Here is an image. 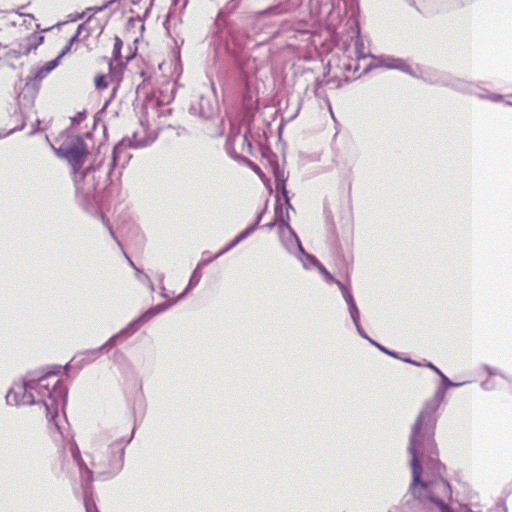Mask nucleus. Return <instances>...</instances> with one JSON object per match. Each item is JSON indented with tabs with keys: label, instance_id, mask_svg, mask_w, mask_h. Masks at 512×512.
Here are the masks:
<instances>
[{
	"label": "nucleus",
	"instance_id": "c9c22d12",
	"mask_svg": "<svg viewBox=\"0 0 512 512\" xmlns=\"http://www.w3.org/2000/svg\"><path fill=\"white\" fill-rule=\"evenodd\" d=\"M96 89L104 90L108 87L107 77L104 74H98L94 79Z\"/></svg>",
	"mask_w": 512,
	"mask_h": 512
},
{
	"label": "nucleus",
	"instance_id": "680f3d73",
	"mask_svg": "<svg viewBox=\"0 0 512 512\" xmlns=\"http://www.w3.org/2000/svg\"><path fill=\"white\" fill-rule=\"evenodd\" d=\"M144 278L149 282V284H150V289H151V290H154V285H153V283L150 281L149 276H148L147 274H144Z\"/></svg>",
	"mask_w": 512,
	"mask_h": 512
},
{
	"label": "nucleus",
	"instance_id": "052dcab7",
	"mask_svg": "<svg viewBox=\"0 0 512 512\" xmlns=\"http://www.w3.org/2000/svg\"><path fill=\"white\" fill-rule=\"evenodd\" d=\"M115 3H119V0H109V1L105 2L104 4L107 5V8H108Z\"/></svg>",
	"mask_w": 512,
	"mask_h": 512
},
{
	"label": "nucleus",
	"instance_id": "a211bd4d",
	"mask_svg": "<svg viewBox=\"0 0 512 512\" xmlns=\"http://www.w3.org/2000/svg\"><path fill=\"white\" fill-rule=\"evenodd\" d=\"M295 5L290 2V0H283L278 2L275 5H271L264 10H261L257 13L258 19H264L266 17L272 16H280L291 12L294 9Z\"/></svg>",
	"mask_w": 512,
	"mask_h": 512
},
{
	"label": "nucleus",
	"instance_id": "c756f323",
	"mask_svg": "<svg viewBox=\"0 0 512 512\" xmlns=\"http://www.w3.org/2000/svg\"><path fill=\"white\" fill-rule=\"evenodd\" d=\"M20 398H21V390L19 389V391H17L15 389L11 388V389H9V391L6 395V403L8 405L19 406V405H21Z\"/></svg>",
	"mask_w": 512,
	"mask_h": 512
},
{
	"label": "nucleus",
	"instance_id": "09e8293b",
	"mask_svg": "<svg viewBox=\"0 0 512 512\" xmlns=\"http://www.w3.org/2000/svg\"><path fill=\"white\" fill-rule=\"evenodd\" d=\"M243 140H244V142L246 143L248 150H249V151H251V149H252V143H251V141H250V129H248V130L245 132L244 137H243Z\"/></svg>",
	"mask_w": 512,
	"mask_h": 512
},
{
	"label": "nucleus",
	"instance_id": "9b49d317",
	"mask_svg": "<svg viewBox=\"0 0 512 512\" xmlns=\"http://www.w3.org/2000/svg\"><path fill=\"white\" fill-rule=\"evenodd\" d=\"M241 0H230L224 7H222L215 19V26L217 28L216 34L218 37L227 41L229 38L234 39L236 28L234 22L229 18L230 15L238 8Z\"/></svg>",
	"mask_w": 512,
	"mask_h": 512
},
{
	"label": "nucleus",
	"instance_id": "79ce46f5",
	"mask_svg": "<svg viewBox=\"0 0 512 512\" xmlns=\"http://www.w3.org/2000/svg\"><path fill=\"white\" fill-rule=\"evenodd\" d=\"M93 20H94V17H93V15H91V16H89V17L87 18V20H86L85 22H83V23H82V24H84V25L86 26V27L83 29V33H85V34H84V36H83L82 40H84V39L88 38V37L91 35V33H92V31H93V28L90 26V23H91Z\"/></svg>",
	"mask_w": 512,
	"mask_h": 512
},
{
	"label": "nucleus",
	"instance_id": "3c124183",
	"mask_svg": "<svg viewBox=\"0 0 512 512\" xmlns=\"http://www.w3.org/2000/svg\"><path fill=\"white\" fill-rule=\"evenodd\" d=\"M346 304L349 312L359 310L355 299H350V301H347Z\"/></svg>",
	"mask_w": 512,
	"mask_h": 512
},
{
	"label": "nucleus",
	"instance_id": "6ab92c4d",
	"mask_svg": "<svg viewBox=\"0 0 512 512\" xmlns=\"http://www.w3.org/2000/svg\"><path fill=\"white\" fill-rule=\"evenodd\" d=\"M316 3L319 6L328 7L329 12L335 8H339L340 4L343 3L346 11L350 13L351 17H355L359 13L357 0H316Z\"/></svg>",
	"mask_w": 512,
	"mask_h": 512
},
{
	"label": "nucleus",
	"instance_id": "6e6d98bb",
	"mask_svg": "<svg viewBox=\"0 0 512 512\" xmlns=\"http://www.w3.org/2000/svg\"><path fill=\"white\" fill-rule=\"evenodd\" d=\"M72 367H75V366H74V361L71 360L65 366H62V370L68 371Z\"/></svg>",
	"mask_w": 512,
	"mask_h": 512
},
{
	"label": "nucleus",
	"instance_id": "338daca9",
	"mask_svg": "<svg viewBox=\"0 0 512 512\" xmlns=\"http://www.w3.org/2000/svg\"><path fill=\"white\" fill-rule=\"evenodd\" d=\"M412 365H415V366H424V364L414 360V363H412Z\"/></svg>",
	"mask_w": 512,
	"mask_h": 512
},
{
	"label": "nucleus",
	"instance_id": "a19ab883",
	"mask_svg": "<svg viewBox=\"0 0 512 512\" xmlns=\"http://www.w3.org/2000/svg\"><path fill=\"white\" fill-rule=\"evenodd\" d=\"M60 64V59L58 57L48 61L47 63H45L42 67L44 68L45 71L48 72V74L50 72H52L55 68L58 67V65Z\"/></svg>",
	"mask_w": 512,
	"mask_h": 512
},
{
	"label": "nucleus",
	"instance_id": "aec40b11",
	"mask_svg": "<svg viewBox=\"0 0 512 512\" xmlns=\"http://www.w3.org/2000/svg\"><path fill=\"white\" fill-rule=\"evenodd\" d=\"M172 306H173V304L170 301V299L166 302L159 303L155 306H152L137 317L138 322H140L141 325H144L145 323L150 321L152 318H154L155 316H157L158 314H160L162 312H165Z\"/></svg>",
	"mask_w": 512,
	"mask_h": 512
},
{
	"label": "nucleus",
	"instance_id": "473e14b6",
	"mask_svg": "<svg viewBox=\"0 0 512 512\" xmlns=\"http://www.w3.org/2000/svg\"><path fill=\"white\" fill-rule=\"evenodd\" d=\"M61 372H62L61 365H51V366H48L45 368V370L42 372V375L49 379L51 376H57Z\"/></svg>",
	"mask_w": 512,
	"mask_h": 512
},
{
	"label": "nucleus",
	"instance_id": "9d476101",
	"mask_svg": "<svg viewBox=\"0 0 512 512\" xmlns=\"http://www.w3.org/2000/svg\"><path fill=\"white\" fill-rule=\"evenodd\" d=\"M220 107L217 96L212 89L207 95L200 94L189 106V113L203 120H211L219 113Z\"/></svg>",
	"mask_w": 512,
	"mask_h": 512
},
{
	"label": "nucleus",
	"instance_id": "c85d7f7f",
	"mask_svg": "<svg viewBox=\"0 0 512 512\" xmlns=\"http://www.w3.org/2000/svg\"><path fill=\"white\" fill-rule=\"evenodd\" d=\"M122 48H123V41L119 36L114 37V46L112 51V57L110 61L112 62H119L122 59Z\"/></svg>",
	"mask_w": 512,
	"mask_h": 512
},
{
	"label": "nucleus",
	"instance_id": "a878e982",
	"mask_svg": "<svg viewBox=\"0 0 512 512\" xmlns=\"http://www.w3.org/2000/svg\"><path fill=\"white\" fill-rule=\"evenodd\" d=\"M176 6L170 7L166 19L163 23L164 28L167 30L168 33H170L171 26L176 27L177 24H180L182 22L181 16L176 13L175 11Z\"/></svg>",
	"mask_w": 512,
	"mask_h": 512
},
{
	"label": "nucleus",
	"instance_id": "bb28decb",
	"mask_svg": "<svg viewBox=\"0 0 512 512\" xmlns=\"http://www.w3.org/2000/svg\"><path fill=\"white\" fill-rule=\"evenodd\" d=\"M296 257L302 262L305 269H309L311 267L317 268L319 264H321L314 255L307 253L304 248L303 252H299Z\"/></svg>",
	"mask_w": 512,
	"mask_h": 512
},
{
	"label": "nucleus",
	"instance_id": "ea45409f",
	"mask_svg": "<svg viewBox=\"0 0 512 512\" xmlns=\"http://www.w3.org/2000/svg\"><path fill=\"white\" fill-rule=\"evenodd\" d=\"M86 26L84 24H79L78 27H77V30L75 32V34L69 39V43L70 45H74L75 43L79 42L81 39H80V36L81 34L83 33V29L85 28Z\"/></svg>",
	"mask_w": 512,
	"mask_h": 512
},
{
	"label": "nucleus",
	"instance_id": "5fc2aeb1",
	"mask_svg": "<svg viewBox=\"0 0 512 512\" xmlns=\"http://www.w3.org/2000/svg\"><path fill=\"white\" fill-rule=\"evenodd\" d=\"M485 370L488 372L489 375H496L497 374V370L488 366V365H485L484 366Z\"/></svg>",
	"mask_w": 512,
	"mask_h": 512
},
{
	"label": "nucleus",
	"instance_id": "69168bd1",
	"mask_svg": "<svg viewBox=\"0 0 512 512\" xmlns=\"http://www.w3.org/2000/svg\"><path fill=\"white\" fill-rule=\"evenodd\" d=\"M161 296H162L163 298H167V297H168V295L165 293V288H164V287H162V293H161Z\"/></svg>",
	"mask_w": 512,
	"mask_h": 512
},
{
	"label": "nucleus",
	"instance_id": "a18cd8bd",
	"mask_svg": "<svg viewBox=\"0 0 512 512\" xmlns=\"http://www.w3.org/2000/svg\"><path fill=\"white\" fill-rule=\"evenodd\" d=\"M219 257H216V254H214L212 257L210 258H207V259H202L200 262H198L197 266L198 268H203L207 265H209L210 263H212L214 260L218 259Z\"/></svg>",
	"mask_w": 512,
	"mask_h": 512
},
{
	"label": "nucleus",
	"instance_id": "5701e85b",
	"mask_svg": "<svg viewBox=\"0 0 512 512\" xmlns=\"http://www.w3.org/2000/svg\"><path fill=\"white\" fill-rule=\"evenodd\" d=\"M424 366L431 369L432 371H434L439 377H440V391H439V395L442 394V390L443 388H446V387H461L463 386L466 382H453L451 381L437 366H435L432 362L430 361H426L424 363Z\"/></svg>",
	"mask_w": 512,
	"mask_h": 512
},
{
	"label": "nucleus",
	"instance_id": "20e7f679",
	"mask_svg": "<svg viewBox=\"0 0 512 512\" xmlns=\"http://www.w3.org/2000/svg\"><path fill=\"white\" fill-rule=\"evenodd\" d=\"M27 379L31 386H33L34 391L41 397L40 401L46 409L47 418L49 421L54 422L59 433L62 434V429L56 422V418L58 417L59 404L61 403L63 407L67 404V387L61 380H56L52 387H50L49 379L42 374L36 377L33 373H30Z\"/></svg>",
	"mask_w": 512,
	"mask_h": 512
},
{
	"label": "nucleus",
	"instance_id": "774afa93",
	"mask_svg": "<svg viewBox=\"0 0 512 512\" xmlns=\"http://www.w3.org/2000/svg\"><path fill=\"white\" fill-rule=\"evenodd\" d=\"M188 0H183V4L181 6V10H183L187 5Z\"/></svg>",
	"mask_w": 512,
	"mask_h": 512
},
{
	"label": "nucleus",
	"instance_id": "4be33fe9",
	"mask_svg": "<svg viewBox=\"0 0 512 512\" xmlns=\"http://www.w3.org/2000/svg\"><path fill=\"white\" fill-rule=\"evenodd\" d=\"M274 217H275V221L277 222V224L279 226V230L281 228L285 229V228L291 227L289 224V222H290L289 212L284 210V207L280 202L279 195H276Z\"/></svg>",
	"mask_w": 512,
	"mask_h": 512
},
{
	"label": "nucleus",
	"instance_id": "2eb2a0df",
	"mask_svg": "<svg viewBox=\"0 0 512 512\" xmlns=\"http://www.w3.org/2000/svg\"><path fill=\"white\" fill-rule=\"evenodd\" d=\"M44 41V36L32 33L17 43H12L6 52V57L10 59H19L21 56L28 55L36 50Z\"/></svg>",
	"mask_w": 512,
	"mask_h": 512
},
{
	"label": "nucleus",
	"instance_id": "f03ea898",
	"mask_svg": "<svg viewBox=\"0 0 512 512\" xmlns=\"http://www.w3.org/2000/svg\"><path fill=\"white\" fill-rule=\"evenodd\" d=\"M104 172L101 170V163L97 166L89 165L85 169H81L78 174L74 175V184L76 189V201L78 205L88 214L94 216H102L101 202L102 192L111 183V178L101 182Z\"/></svg>",
	"mask_w": 512,
	"mask_h": 512
},
{
	"label": "nucleus",
	"instance_id": "f257e3e1",
	"mask_svg": "<svg viewBox=\"0 0 512 512\" xmlns=\"http://www.w3.org/2000/svg\"><path fill=\"white\" fill-rule=\"evenodd\" d=\"M408 453L412 481L399 505L390 512H454L445 503L451 499V486L443 478L445 466L438 459L437 448L426 449L409 440Z\"/></svg>",
	"mask_w": 512,
	"mask_h": 512
},
{
	"label": "nucleus",
	"instance_id": "4468645a",
	"mask_svg": "<svg viewBox=\"0 0 512 512\" xmlns=\"http://www.w3.org/2000/svg\"><path fill=\"white\" fill-rule=\"evenodd\" d=\"M373 68H386V69H394L402 71L408 75L413 74L412 66L408 64L404 59L390 56V55H380L373 56V62L366 65L363 71L358 74L355 78L360 77L361 74L368 73Z\"/></svg>",
	"mask_w": 512,
	"mask_h": 512
},
{
	"label": "nucleus",
	"instance_id": "bf43d9fd",
	"mask_svg": "<svg viewBox=\"0 0 512 512\" xmlns=\"http://www.w3.org/2000/svg\"><path fill=\"white\" fill-rule=\"evenodd\" d=\"M399 359L402 360L405 363H409V364L414 363V360L409 358V357H404V358L400 357Z\"/></svg>",
	"mask_w": 512,
	"mask_h": 512
},
{
	"label": "nucleus",
	"instance_id": "8fccbe9b",
	"mask_svg": "<svg viewBox=\"0 0 512 512\" xmlns=\"http://www.w3.org/2000/svg\"><path fill=\"white\" fill-rule=\"evenodd\" d=\"M107 8V5L103 4L101 6H92L88 7L86 11H93L94 13L102 12Z\"/></svg>",
	"mask_w": 512,
	"mask_h": 512
},
{
	"label": "nucleus",
	"instance_id": "72a5a7b5",
	"mask_svg": "<svg viewBox=\"0 0 512 512\" xmlns=\"http://www.w3.org/2000/svg\"><path fill=\"white\" fill-rule=\"evenodd\" d=\"M317 269L323 275L327 283H335L337 285V282H340L322 264H319Z\"/></svg>",
	"mask_w": 512,
	"mask_h": 512
},
{
	"label": "nucleus",
	"instance_id": "7c9ffc66",
	"mask_svg": "<svg viewBox=\"0 0 512 512\" xmlns=\"http://www.w3.org/2000/svg\"><path fill=\"white\" fill-rule=\"evenodd\" d=\"M201 277V268H198V266L196 265L195 269L192 271V274L187 284L189 288L194 289L199 284Z\"/></svg>",
	"mask_w": 512,
	"mask_h": 512
},
{
	"label": "nucleus",
	"instance_id": "f3484780",
	"mask_svg": "<svg viewBox=\"0 0 512 512\" xmlns=\"http://www.w3.org/2000/svg\"><path fill=\"white\" fill-rule=\"evenodd\" d=\"M279 234L281 244L288 253L296 256L299 252H303L301 241L292 227L281 228Z\"/></svg>",
	"mask_w": 512,
	"mask_h": 512
},
{
	"label": "nucleus",
	"instance_id": "39448f33",
	"mask_svg": "<svg viewBox=\"0 0 512 512\" xmlns=\"http://www.w3.org/2000/svg\"><path fill=\"white\" fill-rule=\"evenodd\" d=\"M134 437V429L129 437H121L113 441L107 448L106 455H102L99 459H93L92 466L98 471V475L107 480L115 477L123 468L124 455L126 446Z\"/></svg>",
	"mask_w": 512,
	"mask_h": 512
},
{
	"label": "nucleus",
	"instance_id": "7ed1b4c3",
	"mask_svg": "<svg viewBox=\"0 0 512 512\" xmlns=\"http://www.w3.org/2000/svg\"><path fill=\"white\" fill-rule=\"evenodd\" d=\"M451 387L443 388L442 394H438L440 391V385L437 387L434 398L427 401L419 414L417 415L409 435L411 442H417L425 447L426 449L436 448L434 439L436 417L435 413L438 410L440 403L444 400L447 390Z\"/></svg>",
	"mask_w": 512,
	"mask_h": 512
},
{
	"label": "nucleus",
	"instance_id": "58836bf2",
	"mask_svg": "<svg viewBox=\"0 0 512 512\" xmlns=\"http://www.w3.org/2000/svg\"><path fill=\"white\" fill-rule=\"evenodd\" d=\"M87 116L86 110L79 111L75 116L71 117V125L76 126L82 123Z\"/></svg>",
	"mask_w": 512,
	"mask_h": 512
},
{
	"label": "nucleus",
	"instance_id": "412c9836",
	"mask_svg": "<svg viewBox=\"0 0 512 512\" xmlns=\"http://www.w3.org/2000/svg\"><path fill=\"white\" fill-rule=\"evenodd\" d=\"M255 232V226H248L243 231H241L232 241H230L226 246H224L221 250L216 253V257H221L224 254L228 253L230 250L235 248L239 243L248 238L251 234Z\"/></svg>",
	"mask_w": 512,
	"mask_h": 512
},
{
	"label": "nucleus",
	"instance_id": "4d7b16f0",
	"mask_svg": "<svg viewBox=\"0 0 512 512\" xmlns=\"http://www.w3.org/2000/svg\"><path fill=\"white\" fill-rule=\"evenodd\" d=\"M108 229H109V233L111 235V237L117 242V244L121 247V243L118 241V239L116 238L112 228L110 226H108Z\"/></svg>",
	"mask_w": 512,
	"mask_h": 512
},
{
	"label": "nucleus",
	"instance_id": "e433bc0d",
	"mask_svg": "<svg viewBox=\"0 0 512 512\" xmlns=\"http://www.w3.org/2000/svg\"><path fill=\"white\" fill-rule=\"evenodd\" d=\"M364 44L362 40L358 37L355 41V52H356V58L358 60L365 59L367 56L363 52Z\"/></svg>",
	"mask_w": 512,
	"mask_h": 512
},
{
	"label": "nucleus",
	"instance_id": "423d86ee",
	"mask_svg": "<svg viewBox=\"0 0 512 512\" xmlns=\"http://www.w3.org/2000/svg\"><path fill=\"white\" fill-rule=\"evenodd\" d=\"M412 72L413 74H410V76L421 79L425 83L445 86L464 94H476L478 88V85L473 82L453 77L448 73L441 72L431 67L421 68L418 65L415 67L412 66Z\"/></svg>",
	"mask_w": 512,
	"mask_h": 512
},
{
	"label": "nucleus",
	"instance_id": "4c0bfd02",
	"mask_svg": "<svg viewBox=\"0 0 512 512\" xmlns=\"http://www.w3.org/2000/svg\"><path fill=\"white\" fill-rule=\"evenodd\" d=\"M359 61L360 60L356 58L355 61H348L347 63H343V69L345 71H352L353 74H356L360 69Z\"/></svg>",
	"mask_w": 512,
	"mask_h": 512
},
{
	"label": "nucleus",
	"instance_id": "e2e57ef3",
	"mask_svg": "<svg viewBox=\"0 0 512 512\" xmlns=\"http://www.w3.org/2000/svg\"><path fill=\"white\" fill-rule=\"evenodd\" d=\"M248 163L254 171L259 170V167L256 164H254L253 162H251L250 160H248Z\"/></svg>",
	"mask_w": 512,
	"mask_h": 512
},
{
	"label": "nucleus",
	"instance_id": "f704fd0d",
	"mask_svg": "<svg viewBox=\"0 0 512 512\" xmlns=\"http://www.w3.org/2000/svg\"><path fill=\"white\" fill-rule=\"evenodd\" d=\"M337 286L341 291L342 297L344 298L345 302L350 301V299H354L349 286H346L343 282H337Z\"/></svg>",
	"mask_w": 512,
	"mask_h": 512
},
{
	"label": "nucleus",
	"instance_id": "f8f14e48",
	"mask_svg": "<svg viewBox=\"0 0 512 512\" xmlns=\"http://www.w3.org/2000/svg\"><path fill=\"white\" fill-rule=\"evenodd\" d=\"M142 325L138 319L131 321L126 327L111 336L103 345L98 348L88 349L86 354L93 355L94 358H99L102 353H108L117 344L123 343L133 334H135Z\"/></svg>",
	"mask_w": 512,
	"mask_h": 512
},
{
	"label": "nucleus",
	"instance_id": "de8ad7c7",
	"mask_svg": "<svg viewBox=\"0 0 512 512\" xmlns=\"http://www.w3.org/2000/svg\"><path fill=\"white\" fill-rule=\"evenodd\" d=\"M72 45L69 42L63 47L59 55L57 56L60 60L71 51Z\"/></svg>",
	"mask_w": 512,
	"mask_h": 512
},
{
	"label": "nucleus",
	"instance_id": "864d4df0",
	"mask_svg": "<svg viewBox=\"0 0 512 512\" xmlns=\"http://www.w3.org/2000/svg\"><path fill=\"white\" fill-rule=\"evenodd\" d=\"M124 255L129 263V265L136 270V272L141 273V271L135 266L134 262L128 257V255L124 252Z\"/></svg>",
	"mask_w": 512,
	"mask_h": 512
},
{
	"label": "nucleus",
	"instance_id": "37998d69",
	"mask_svg": "<svg viewBox=\"0 0 512 512\" xmlns=\"http://www.w3.org/2000/svg\"><path fill=\"white\" fill-rule=\"evenodd\" d=\"M192 290V288H189V286L187 285L186 288L180 293L178 294L175 298L173 299H170V301L172 302L173 305H175L176 303H178L179 301H181L182 299L185 298V296Z\"/></svg>",
	"mask_w": 512,
	"mask_h": 512
},
{
	"label": "nucleus",
	"instance_id": "49530a36",
	"mask_svg": "<svg viewBox=\"0 0 512 512\" xmlns=\"http://www.w3.org/2000/svg\"><path fill=\"white\" fill-rule=\"evenodd\" d=\"M356 330H357V333L359 334L360 337H362L363 339L367 340L370 344H371V341H374L372 338H370L368 336V334L364 331V329L362 328L361 325L355 327Z\"/></svg>",
	"mask_w": 512,
	"mask_h": 512
},
{
	"label": "nucleus",
	"instance_id": "13d9d810",
	"mask_svg": "<svg viewBox=\"0 0 512 512\" xmlns=\"http://www.w3.org/2000/svg\"><path fill=\"white\" fill-rule=\"evenodd\" d=\"M39 125H40V120L36 119L35 126H37V128L36 127L33 128V130L30 132L31 135L35 134L37 131H39V128H38Z\"/></svg>",
	"mask_w": 512,
	"mask_h": 512
},
{
	"label": "nucleus",
	"instance_id": "6e6552de",
	"mask_svg": "<svg viewBox=\"0 0 512 512\" xmlns=\"http://www.w3.org/2000/svg\"><path fill=\"white\" fill-rule=\"evenodd\" d=\"M146 145V142L137 140L136 132L133 133L132 137H124L121 139L112 150L108 170L105 172L107 174V180L111 178V175L116 168H120V170H122L128 165L132 158V155L128 152V148L136 149L145 147ZM119 175H121V171H119Z\"/></svg>",
	"mask_w": 512,
	"mask_h": 512
},
{
	"label": "nucleus",
	"instance_id": "c03bdc74",
	"mask_svg": "<svg viewBox=\"0 0 512 512\" xmlns=\"http://www.w3.org/2000/svg\"><path fill=\"white\" fill-rule=\"evenodd\" d=\"M349 314H350V318H351L353 324L355 325V327L361 325L360 324V312H359V310L351 311V312H349Z\"/></svg>",
	"mask_w": 512,
	"mask_h": 512
},
{
	"label": "nucleus",
	"instance_id": "cd10ccee",
	"mask_svg": "<svg viewBox=\"0 0 512 512\" xmlns=\"http://www.w3.org/2000/svg\"><path fill=\"white\" fill-rule=\"evenodd\" d=\"M87 350L77 354L75 357L72 358V361H74V366L77 369H82L85 365L95 361L97 358H94L93 355L86 354Z\"/></svg>",
	"mask_w": 512,
	"mask_h": 512
},
{
	"label": "nucleus",
	"instance_id": "b1692460",
	"mask_svg": "<svg viewBox=\"0 0 512 512\" xmlns=\"http://www.w3.org/2000/svg\"><path fill=\"white\" fill-rule=\"evenodd\" d=\"M21 390V405H36L41 403V401H37L33 394V386H31L29 380L26 378L23 381V384L20 386Z\"/></svg>",
	"mask_w": 512,
	"mask_h": 512
},
{
	"label": "nucleus",
	"instance_id": "1a4fd4ad",
	"mask_svg": "<svg viewBox=\"0 0 512 512\" xmlns=\"http://www.w3.org/2000/svg\"><path fill=\"white\" fill-rule=\"evenodd\" d=\"M70 452L71 456L73 458V461L76 463L80 478H81V485L83 488V494H84V507L86 512H99L90 493L91 484L93 482V471L89 469L86 465V463L83 461L81 457L80 450L75 442H73L70 445Z\"/></svg>",
	"mask_w": 512,
	"mask_h": 512
},
{
	"label": "nucleus",
	"instance_id": "393cba45",
	"mask_svg": "<svg viewBox=\"0 0 512 512\" xmlns=\"http://www.w3.org/2000/svg\"><path fill=\"white\" fill-rule=\"evenodd\" d=\"M109 67V75L112 82H116L117 86L122 81V74L126 67V63H123L122 61L119 62H112L109 61L108 63Z\"/></svg>",
	"mask_w": 512,
	"mask_h": 512
},
{
	"label": "nucleus",
	"instance_id": "2f4dec72",
	"mask_svg": "<svg viewBox=\"0 0 512 512\" xmlns=\"http://www.w3.org/2000/svg\"><path fill=\"white\" fill-rule=\"evenodd\" d=\"M371 345L376 347L382 353H384V354H386V355H388V356H390L392 358H400V355H399L398 352L386 348L385 346H383L382 344L376 342L375 340L371 341Z\"/></svg>",
	"mask_w": 512,
	"mask_h": 512
},
{
	"label": "nucleus",
	"instance_id": "ddd939ff",
	"mask_svg": "<svg viewBox=\"0 0 512 512\" xmlns=\"http://www.w3.org/2000/svg\"><path fill=\"white\" fill-rule=\"evenodd\" d=\"M268 161L274 176L277 195L280 194L284 200L285 211L294 210L286 187L288 173L285 172L284 167L279 165L276 154H272Z\"/></svg>",
	"mask_w": 512,
	"mask_h": 512
},
{
	"label": "nucleus",
	"instance_id": "0eeeda50",
	"mask_svg": "<svg viewBox=\"0 0 512 512\" xmlns=\"http://www.w3.org/2000/svg\"><path fill=\"white\" fill-rule=\"evenodd\" d=\"M51 147L59 158L68 162L74 175L81 171L89 155L88 146L79 135H68L59 147Z\"/></svg>",
	"mask_w": 512,
	"mask_h": 512
},
{
	"label": "nucleus",
	"instance_id": "603ef678",
	"mask_svg": "<svg viewBox=\"0 0 512 512\" xmlns=\"http://www.w3.org/2000/svg\"><path fill=\"white\" fill-rule=\"evenodd\" d=\"M263 213H264V211L260 212V213L257 215V217H256V221H255L253 224H251V225H250V226H255V230L258 228V225H259V223L261 222V219H262Z\"/></svg>",
	"mask_w": 512,
	"mask_h": 512
},
{
	"label": "nucleus",
	"instance_id": "0e129e2a",
	"mask_svg": "<svg viewBox=\"0 0 512 512\" xmlns=\"http://www.w3.org/2000/svg\"><path fill=\"white\" fill-rule=\"evenodd\" d=\"M134 58V54H130L126 56V63H129Z\"/></svg>",
	"mask_w": 512,
	"mask_h": 512
},
{
	"label": "nucleus",
	"instance_id": "dca6fc26",
	"mask_svg": "<svg viewBox=\"0 0 512 512\" xmlns=\"http://www.w3.org/2000/svg\"><path fill=\"white\" fill-rule=\"evenodd\" d=\"M31 73L32 74L26 78L24 88L19 94L20 100H27L30 104L33 103L40 90L41 81L48 75V72L45 71L43 67L32 70Z\"/></svg>",
	"mask_w": 512,
	"mask_h": 512
}]
</instances>
